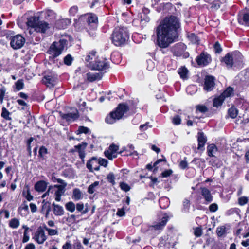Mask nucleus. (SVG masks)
<instances>
[{"label":"nucleus","instance_id":"obj_10","mask_svg":"<svg viewBox=\"0 0 249 249\" xmlns=\"http://www.w3.org/2000/svg\"><path fill=\"white\" fill-rule=\"evenodd\" d=\"M118 149V146L112 143L109 146L108 150L105 151L104 154L109 160H112L117 157Z\"/></svg>","mask_w":249,"mask_h":249},{"label":"nucleus","instance_id":"obj_26","mask_svg":"<svg viewBox=\"0 0 249 249\" xmlns=\"http://www.w3.org/2000/svg\"><path fill=\"white\" fill-rule=\"evenodd\" d=\"M83 197V195L81 191L78 188H75L73 190L72 198L77 201L81 199Z\"/></svg>","mask_w":249,"mask_h":249},{"label":"nucleus","instance_id":"obj_23","mask_svg":"<svg viewBox=\"0 0 249 249\" xmlns=\"http://www.w3.org/2000/svg\"><path fill=\"white\" fill-rule=\"evenodd\" d=\"M48 183L44 180L37 182L35 185V189L37 192H43L45 191L48 185Z\"/></svg>","mask_w":249,"mask_h":249},{"label":"nucleus","instance_id":"obj_12","mask_svg":"<svg viewBox=\"0 0 249 249\" xmlns=\"http://www.w3.org/2000/svg\"><path fill=\"white\" fill-rule=\"evenodd\" d=\"M196 61L198 65L206 66L211 61V58L209 54L201 53L196 58Z\"/></svg>","mask_w":249,"mask_h":249},{"label":"nucleus","instance_id":"obj_9","mask_svg":"<svg viewBox=\"0 0 249 249\" xmlns=\"http://www.w3.org/2000/svg\"><path fill=\"white\" fill-rule=\"evenodd\" d=\"M76 25H81L85 26L88 25L91 26V24L93 23V17L92 13H88L81 16L78 19L74 20Z\"/></svg>","mask_w":249,"mask_h":249},{"label":"nucleus","instance_id":"obj_19","mask_svg":"<svg viewBox=\"0 0 249 249\" xmlns=\"http://www.w3.org/2000/svg\"><path fill=\"white\" fill-rule=\"evenodd\" d=\"M79 117L78 111L76 109L72 112L63 114L61 117L63 119H65L67 121H73Z\"/></svg>","mask_w":249,"mask_h":249},{"label":"nucleus","instance_id":"obj_24","mask_svg":"<svg viewBox=\"0 0 249 249\" xmlns=\"http://www.w3.org/2000/svg\"><path fill=\"white\" fill-rule=\"evenodd\" d=\"M240 24L249 26V13L241 14L238 18Z\"/></svg>","mask_w":249,"mask_h":249},{"label":"nucleus","instance_id":"obj_63","mask_svg":"<svg viewBox=\"0 0 249 249\" xmlns=\"http://www.w3.org/2000/svg\"><path fill=\"white\" fill-rule=\"evenodd\" d=\"M29 240V235L28 234V231H24L23 238L22 240L23 243H26Z\"/></svg>","mask_w":249,"mask_h":249},{"label":"nucleus","instance_id":"obj_27","mask_svg":"<svg viewBox=\"0 0 249 249\" xmlns=\"http://www.w3.org/2000/svg\"><path fill=\"white\" fill-rule=\"evenodd\" d=\"M217 151V148L215 144H211L207 147L208 154L210 157L215 156V154Z\"/></svg>","mask_w":249,"mask_h":249},{"label":"nucleus","instance_id":"obj_41","mask_svg":"<svg viewBox=\"0 0 249 249\" xmlns=\"http://www.w3.org/2000/svg\"><path fill=\"white\" fill-rule=\"evenodd\" d=\"M216 231L218 236L221 237L226 233V227L224 226L218 227Z\"/></svg>","mask_w":249,"mask_h":249},{"label":"nucleus","instance_id":"obj_51","mask_svg":"<svg viewBox=\"0 0 249 249\" xmlns=\"http://www.w3.org/2000/svg\"><path fill=\"white\" fill-rule=\"evenodd\" d=\"M248 202V198L246 196H242L238 198V204L243 206Z\"/></svg>","mask_w":249,"mask_h":249},{"label":"nucleus","instance_id":"obj_25","mask_svg":"<svg viewBox=\"0 0 249 249\" xmlns=\"http://www.w3.org/2000/svg\"><path fill=\"white\" fill-rule=\"evenodd\" d=\"M149 12L150 11L148 8H143L142 9V11L139 15L141 21H145V22L149 21L150 18L148 15Z\"/></svg>","mask_w":249,"mask_h":249},{"label":"nucleus","instance_id":"obj_22","mask_svg":"<svg viewBox=\"0 0 249 249\" xmlns=\"http://www.w3.org/2000/svg\"><path fill=\"white\" fill-rule=\"evenodd\" d=\"M53 211L55 216H62L64 213V210L62 206L55 204L54 202L52 204Z\"/></svg>","mask_w":249,"mask_h":249},{"label":"nucleus","instance_id":"obj_28","mask_svg":"<svg viewBox=\"0 0 249 249\" xmlns=\"http://www.w3.org/2000/svg\"><path fill=\"white\" fill-rule=\"evenodd\" d=\"M86 144H78V145H75L74 146V148L76 150H77V151L79 153V156L82 160H83L85 157V154L83 151V149L86 147Z\"/></svg>","mask_w":249,"mask_h":249},{"label":"nucleus","instance_id":"obj_6","mask_svg":"<svg viewBox=\"0 0 249 249\" xmlns=\"http://www.w3.org/2000/svg\"><path fill=\"white\" fill-rule=\"evenodd\" d=\"M241 54L239 53L237 54H232L228 53L225 57L222 58V61L224 62L228 68L232 67H238L240 65Z\"/></svg>","mask_w":249,"mask_h":249},{"label":"nucleus","instance_id":"obj_55","mask_svg":"<svg viewBox=\"0 0 249 249\" xmlns=\"http://www.w3.org/2000/svg\"><path fill=\"white\" fill-rule=\"evenodd\" d=\"M98 163L102 166L107 167V165L108 161L105 159L100 158L98 159Z\"/></svg>","mask_w":249,"mask_h":249},{"label":"nucleus","instance_id":"obj_52","mask_svg":"<svg viewBox=\"0 0 249 249\" xmlns=\"http://www.w3.org/2000/svg\"><path fill=\"white\" fill-rule=\"evenodd\" d=\"M213 47H214V52L215 53H219L222 51V49L220 46V44L218 42H216L215 43V44L213 46Z\"/></svg>","mask_w":249,"mask_h":249},{"label":"nucleus","instance_id":"obj_14","mask_svg":"<svg viewBox=\"0 0 249 249\" xmlns=\"http://www.w3.org/2000/svg\"><path fill=\"white\" fill-rule=\"evenodd\" d=\"M53 187V192L54 191L55 200L59 202L61 200V196L64 194L65 188L64 186L54 185Z\"/></svg>","mask_w":249,"mask_h":249},{"label":"nucleus","instance_id":"obj_58","mask_svg":"<svg viewBox=\"0 0 249 249\" xmlns=\"http://www.w3.org/2000/svg\"><path fill=\"white\" fill-rule=\"evenodd\" d=\"M218 209V205L216 203H213L209 206V210L211 212H215Z\"/></svg>","mask_w":249,"mask_h":249},{"label":"nucleus","instance_id":"obj_38","mask_svg":"<svg viewBox=\"0 0 249 249\" xmlns=\"http://www.w3.org/2000/svg\"><path fill=\"white\" fill-rule=\"evenodd\" d=\"M9 225L13 229L17 228L19 225V221L17 218H13L9 221Z\"/></svg>","mask_w":249,"mask_h":249},{"label":"nucleus","instance_id":"obj_32","mask_svg":"<svg viewBox=\"0 0 249 249\" xmlns=\"http://www.w3.org/2000/svg\"><path fill=\"white\" fill-rule=\"evenodd\" d=\"M188 37L193 44H198L199 42V38L194 33L188 34Z\"/></svg>","mask_w":249,"mask_h":249},{"label":"nucleus","instance_id":"obj_35","mask_svg":"<svg viewBox=\"0 0 249 249\" xmlns=\"http://www.w3.org/2000/svg\"><path fill=\"white\" fill-rule=\"evenodd\" d=\"M10 112L5 107L2 108L1 117L6 120H11L12 118L10 116Z\"/></svg>","mask_w":249,"mask_h":249},{"label":"nucleus","instance_id":"obj_3","mask_svg":"<svg viewBox=\"0 0 249 249\" xmlns=\"http://www.w3.org/2000/svg\"><path fill=\"white\" fill-rule=\"evenodd\" d=\"M128 38L127 30L124 27L116 28L112 33V41L116 46L124 44Z\"/></svg>","mask_w":249,"mask_h":249},{"label":"nucleus","instance_id":"obj_50","mask_svg":"<svg viewBox=\"0 0 249 249\" xmlns=\"http://www.w3.org/2000/svg\"><path fill=\"white\" fill-rule=\"evenodd\" d=\"M77 132H78V134H81V133L87 134L89 132V129L87 127H85L83 126H80L78 127Z\"/></svg>","mask_w":249,"mask_h":249},{"label":"nucleus","instance_id":"obj_36","mask_svg":"<svg viewBox=\"0 0 249 249\" xmlns=\"http://www.w3.org/2000/svg\"><path fill=\"white\" fill-rule=\"evenodd\" d=\"M51 206L50 204L48 202H46L44 200L42 202V206L41 210V213H45V212L50 211Z\"/></svg>","mask_w":249,"mask_h":249},{"label":"nucleus","instance_id":"obj_47","mask_svg":"<svg viewBox=\"0 0 249 249\" xmlns=\"http://www.w3.org/2000/svg\"><path fill=\"white\" fill-rule=\"evenodd\" d=\"M78 11V7L77 6H73L70 8L69 11V15L70 16H74L76 15Z\"/></svg>","mask_w":249,"mask_h":249},{"label":"nucleus","instance_id":"obj_57","mask_svg":"<svg viewBox=\"0 0 249 249\" xmlns=\"http://www.w3.org/2000/svg\"><path fill=\"white\" fill-rule=\"evenodd\" d=\"M6 89L4 87H2L0 89V100L1 103L3 102V100L5 96Z\"/></svg>","mask_w":249,"mask_h":249},{"label":"nucleus","instance_id":"obj_16","mask_svg":"<svg viewBox=\"0 0 249 249\" xmlns=\"http://www.w3.org/2000/svg\"><path fill=\"white\" fill-rule=\"evenodd\" d=\"M198 147L197 149L200 150L204 149V147L207 142V137L202 132H199L197 133Z\"/></svg>","mask_w":249,"mask_h":249},{"label":"nucleus","instance_id":"obj_21","mask_svg":"<svg viewBox=\"0 0 249 249\" xmlns=\"http://www.w3.org/2000/svg\"><path fill=\"white\" fill-rule=\"evenodd\" d=\"M201 194L207 203H210L213 201V197L208 189L205 187L201 188Z\"/></svg>","mask_w":249,"mask_h":249},{"label":"nucleus","instance_id":"obj_30","mask_svg":"<svg viewBox=\"0 0 249 249\" xmlns=\"http://www.w3.org/2000/svg\"><path fill=\"white\" fill-rule=\"evenodd\" d=\"M160 206L161 209H165L169 205V201L166 197H162L159 200Z\"/></svg>","mask_w":249,"mask_h":249},{"label":"nucleus","instance_id":"obj_54","mask_svg":"<svg viewBox=\"0 0 249 249\" xmlns=\"http://www.w3.org/2000/svg\"><path fill=\"white\" fill-rule=\"evenodd\" d=\"M202 233V229L200 227H196L194 231V234L196 237H200Z\"/></svg>","mask_w":249,"mask_h":249},{"label":"nucleus","instance_id":"obj_18","mask_svg":"<svg viewBox=\"0 0 249 249\" xmlns=\"http://www.w3.org/2000/svg\"><path fill=\"white\" fill-rule=\"evenodd\" d=\"M49 28V24L46 22L39 20L34 30L36 32L44 33Z\"/></svg>","mask_w":249,"mask_h":249},{"label":"nucleus","instance_id":"obj_62","mask_svg":"<svg viewBox=\"0 0 249 249\" xmlns=\"http://www.w3.org/2000/svg\"><path fill=\"white\" fill-rule=\"evenodd\" d=\"M86 78L88 81L93 82V74L91 72H88L86 73Z\"/></svg>","mask_w":249,"mask_h":249},{"label":"nucleus","instance_id":"obj_29","mask_svg":"<svg viewBox=\"0 0 249 249\" xmlns=\"http://www.w3.org/2000/svg\"><path fill=\"white\" fill-rule=\"evenodd\" d=\"M178 72L179 74L180 77L183 79L187 78V74L188 71L185 67H181L178 70Z\"/></svg>","mask_w":249,"mask_h":249},{"label":"nucleus","instance_id":"obj_37","mask_svg":"<svg viewBox=\"0 0 249 249\" xmlns=\"http://www.w3.org/2000/svg\"><path fill=\"white\" fill-rule=\"evenodd\" d=\"M228 114L230 117L235 118L238 114V110L235 107H232L229 109Z\"/></svg>","mask_w":249,"mask_h":249},{"label":"nucleus","instance_id":"obj_53","mask_svg":"<svg viewBox=\"0 0 249 249\" xmlns=\"http://www.w3.org/2000/svg\"><path fill=\"white\" fill-rule=\"evenodd\" d=\"M186 158H185L183 160L180 161L179 166L182 169H185L188 167V163L186 160Z\"/></svg>","mask_w":249,"mask_h":249},{"label":"nucleus","instance_id":"obj_8","mask_svg":"<svg viewBox=\"0 0 249 249\" xmlns=\"http://www.w3.org/2000/svg\"><path fill=\"white\" fill-rule=\"evenodd\" d=\"M25 42V38L20 34H18L10 38V46L14 50L21 48Z\"/></svg>","mask_w":249,"mask_h":249},{"label":"nucleus","instance_id":"obj_17","mask_svg":"<svg viewBox=\"0 0 249 249\" xmlns=\"http://www.w3.org/2000/svg\"><path fill=\"white\" fill-rule=\"evenodd\" d=\"M43 82L47 87H53L57 82V78L56 76L52 75H47L44 77Z\"/></svg>","mask_w":249,"mask_h":249},{"label":"nucleus","instance_id":"obj_13","mask_svg":"<svg viewBox=\"0 0 249 249\" xmlns=\"http://www.w3.org/2000/svg\"><path fill=\"white\" fill-rule=\"evenodd\" d=\"M33 238L38 244H42L46 240L47 236L44 231L40 227L35 233Z\"/></svg>","mask_w":249,"mask_h":249},{"label":"nucleus","instance_id":"obj_43","mask_svg":"<svg viewBox=\"0 0 249 249\" xmlns=\"http://www.w3.org/2000/svg\"><path fill=\"white\" fill-rule=\"evenodd\" d=\"M65 207L66 209L71 212H73L75 209V204L71 201L67 203L65 205Z\"/></svg>","mask_w":249,"mask_h":249},{"label":"nucleus","instance_id":"obj_39","mask_svg":"<svg viewBox=\"0 0 249 249\" xmlns=\"http://www.w3.org/2000/svg\"><path fill=\"white\" fill-rule=\"evenodd\" d=\"M24 82L22 79L18 80L15 84V88L16 90L19 91L24 88Z\"/></svg>","mask_w":249,"mask_h":249},{"label":"nucleus","instance_id":"obj_59","mask_svg":"<svg viewBox=\"0 0 249 249\" xmlns=\"http://www.w3.org/2000/svg\"><path fill=\"white\" fill-rule=\"evenodd\" d=\"M196 109L202 113L206 112L208 111L207 107L205 106H198L196 107Z\"/></svg>","mask_w":249,"mask_h":249},{"label":"nucleus","instance_id":"obj_61","mask_svg":"<svg viewBox=\"0 0 249 249\" xmlns=\"http://www.w3.org/2000/svg\"><path fill=\"white\" fill-rule=\"evenodd\" d=\"M73 249H81L82 245L80 241L76 240L73 245Z\"/></svg>","mask_w":249,"mask_h":249},{"label":"nucleus","instance_id":"obj_45","mask_svg":"<svg viewBox=\"0 0 249 249\" xmlns=\"http://www.w3.org/2000/svg\"><path fill=\"white\" fill-rule=\"evenodd\" d=\"M47 148L43 146H41L39 150V156L43 159H45V156L47 154Z\"/></svg>","mask_w":249,"mask_h":249},{"label":"nucleus","instance_id":"obj_4","mask_svg":"<svg viewBox=\"0 0 249 249\" xmlns=\"http://www.w3.org/2000/svg\"><path fill=\"white\" fill-rule=\"evenodd\" d=\"M128 110L129 107L127 105L123 104H119L115 111L111 112L107 116L106 122L110 124L114 123L116 120L121 119Z\"/></svg>","mask_w":249,"mask_h":249},{"label":"nucleus","instance_id":"obj_5","mask_svg":"<svg viewBox=\"0 0 249 249\" xmlns=\"http://www.w3.org/2000/svg\"><path fill=\"white\" fill-rule=\"evenodd\" d=\"M67 46V40L65 39H61L58 42H54L50 46L48 53L50 55V57L54 58L60 55L62 51L66 48Z\"/></svg>","mask_w":249,"mask_h":249},{"label":"nucleus","instance_id":"obj_15","mask_svg":"<svg viewBox=\"0 0 249 249\" xmlns=\"http://www.w3.org/2000/svg\"><path fill=\"white\" fill-rule=\"evenodd\" d=\"M214 80V77L207 76L205 79L204 89L207 91L213 90L215 85Z\"/></svg>","mask_w":249,"mask_h":249},{"label":"nucleus","instance_id":"obj_31","mask_svg":"<svg viewBox=\"0 0 249 249\" xmlns=\"http://www.w3.org/2000/svg\"><path fill=\"white\" fill-rule=\"evenodd\" d=\"M90 54L87 56L85 60L86 61V65L87 67L89 68L91 70H93V64L92 61V56H93V53H89Z\"/></svg>","mask_w":249,"mask_h":249},{"label":"nucleus","instance_id":"obj_20","mask_svg":"<svg viewBox=\"0 0 249 249\" xmlns=\"http://www.w3.org/2000/svg\"><path fill=\"white\" fill-rule=\"evenodd\" d=\"M39 20V18L36 16L31 17L28 18L26 24L28 27H31L29 31L30 34L32 33L31 30H34Z\"/></svg>","mask_w":249,"mask_h":249},{"label":"nucleus","instance_id":"obj_56","mask_svg":"<svg viewBox=\"0 0 249 249\" xmlns=\"http://www.w3.org/2000/svg\"><path fill=\"white\" fill-rule=\"evenodd\" d=\"M151 126L149 125V123H146L143 124H142L140 126L139 128L141 131H145L148 129V127H151Z\"/></svg>","mask_w":249,"mask_h":249},{"label":"nucleus","instance_id":"obj_1","mask_svg":"<svg viewBox=\"0 0 249 249\" xmlns=\"http://www.w3.org/2000/svg\"><path fill=\"white\" fill-rule=\"evenodd\" d=\"M180 28L178 18L174 16L165 18L156 29L157 42L160 48H165L176 41Z\"/></svg>","mask_w":249,"mask_h":249},{"label":"nucleus","instance_id":"obj_11","mask_svg":"<svg viewBox=\"0 0 249 249\" xmlns=\"http://www.w3.org/2000/svg\"><path fill=\"white\" fill-rule=\"evenodd\" d=\"M186 50V46L182 43L176 44L171 48V52L177 56H181Z\"/></svg>","mask_w":249,"mask_h":249},{"label":"nucleus","instance_id":"obj_34","mask_svg":"<svg viewBox=\"0 0 249 249\" xmlns=\"http://www.w3.org/2000/svg\"><path fill=\"white\" fill-rule=\"evenodd\" d=\"M224 100V99L221 95L220 96H218L217 97L215 98L213 100V106L216 107L220 106L222 104Z\"/></svg>","mask_w":249,"mask_h":249},{"label":"nucleus","instance_id":"obj_46","mask_svg":"<svg viewBox=\"0 0 249 249\" xmlns=\"http://www.w3.org/2000/svg\"><path fill=\"white\" fill-rule=\"evenodd\" d=\"M72 60L73 58L71 54H68L64 58V62L65 64L68 66H70L71 65Z\"/></svg>","mask_w":249,"mask_h":249},{"label":"nucleus","instance_id":"obj_7","mask_svg":"<svg viewBox=\"0 0 249 249\" xmlns=\"http://www.w3.org/2000/svg\"><path fill=\"white\" fill-rule=\"evenodd\" d=\"M172 215H168L167 213H164L159 216L157 221H155L150 226L152 230H161L165 227L167 222Z\"/></svg>","mask_w":249,"mask_h":249},{"label":"nucleus","instance_id":"obj_2","mask_svg":"<svg viewBox=\"0 0 249 249\" xmlns=\"http://www.w3.org/2000/svg\"><path fill=\"white\" fill-rule=\"evenodd\" d=\"M109 68V62L103 57L97 56L94 60V71L98 72H94V81L100 80L103 74L106 72Z\"/></svg>","mask_w":249,"mask_h":249},{"label":"nucleus","instance_id":"obj_40","mask_svg":"<svg viewBox=\"0 0 249 249\" xmlns=\"http://www.w3.org/2000/svg\"><path fill=\"white\" fill-rule=\"evenodd\" d=\"M233 90L232 88L229 87L221 94L225 99L226 97L230 96L233 93Z\"/></svg>","mask_w":249,"mask_h":249},{"label":"nucleus","instance_id":"obj_42","mask_svg":"<svg viewBox=\"0 0 249 249\" xmlns=\"http://www.w3.org/2000/svg\"><path fill=\"white\" fill-rule=\"evenodd\" d=\"M44 229L48 232V234L50 236L57 235H58V231L57 229H50L46 226L44 227Z\"/></svg>","mask_w":249,"mask_h":249},{"label":"nucleus","instance_id":"obj_33","mask_svg":"<svg viewBox=\"0 0 249 249\" xmlns=\"http://www.w3.org/2000/svg\"><path fill=\"white\" fill-rule=\"evenodd\" d=\"M190 206V202L187 199H185L183 201V208L182 212L184 213H187L189 212Z\"/></svg>","mask_w":249,"mask_h":249},{"label":"nucleus","instance_id":"obj_60","mask_svg":"<svg viewBox=\"0 0 249 249\" xmlns=\"http://www.w3.org/2000/svg\"><path fill=\"white\" fill-rule=\"evenodd\" d=\"M220 7V3L217 1H214L211 3V8L217 10Z\"/></svg>","mask_w":249,"mask_h":249},{"label":"nucleus","instance_id":"obj_44","mask_svg":"<svg viewBox=\"0 0 249 249\" xmlns=\"http://www.w3.org/2000/svg\"><path fill=\"white\" fill-rule=\"evenodd\" d=\"M107 181L110 182L112 185H114L116 184L115 181V177L114 174L112 172L109 173L107 177Z\"/></svg>","mask_w":249,"mask_h":249},{"label":"nucleus","instance_id":"obj_49","mask_svg":"<svg viewBox=\"0 0 249 249\" xmlns=\"http://www.w3.org/2000/svg\"><path fill=\"white\" fill-rule=\"evenodd\" d=\"M172 121L175 125H178L180 124L181 119L179 115H176L172 118Z\"/></svg>","mask_w":249,"mask_h":249},{"label":"nucleus","instance_id":"obj_48","mask_svg":"<svg viewBox=\"0 0 249 249\" xmlns=\"http://www.w3.org/2000/svg\"><path fill=\"white\" fill-rule=\"evenodd\" d=\"M120 187L122 190L125 192H128L130 190V187L127 183L124 182H120Z\"/></svg>","mask_w":249,"mask_h":249},{"label":"nucleus","instance_id":"obj_64","mask_svg":"<svg viewBox=\"0 0 249 249\" xmlns=\"http://www.w3.org/2000/svg\"><path fill=\"white\" fill-rule=\"evenodd\" d=\"M62 249H72L71 245L70 242H67L62 246Z\"/></svg>","mask_w":249,"mask_h":249}]
</instances>
